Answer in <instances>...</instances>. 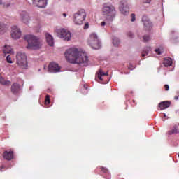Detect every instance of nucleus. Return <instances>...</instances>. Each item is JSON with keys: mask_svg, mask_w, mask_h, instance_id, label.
Masks as SVG:
<instances>
[{"mask_svg": "<svg viewBox=\"0 0 179 179\" xmlns=\"http://www.w3.org/2000/svg\"><path fill=\"white\" fill-rule=\"evenodd\" d=\"M64 55L70 64H78L80 66H87L89 64V57L76 48L68 49Z\"/></svg>", "mask_w": 179, "mask_h": 179, "instance_id": "f257e3e1", "label": "nucleus"}, {"mask_svg": "<svg viewBox=\"0 0 179 179\" xmlns=\"http://www.w3.org/2000/svg\"><path fill=\"white\" fill-rule=\"evenodd\" d=\"M24 40L28 43L27 45L28 50H39V48H41V43L36 36L30 34L26 35Z\"/></svg>", "mask_w": 179, "mask_h": 179, "instance_id": "f03ea898", "label": "nucleus"}, {"mask_svg": "<svg viewBox=\"0 0 179 179\" xmlns=\"http://www.w3.org/2000/svg\"><path fill=\"white\" fill-rule=\"evenodd\" d=\"M102 15L105 16L108 20L113 22V19H114L115 17V15H117L115 7L113 5L108 6L107 4H104L102 8Z\"/></svg>", "mask_w": 179, "mask_h": 179, "instance_id": "7ed1b4c3", "label": "nucleus"}, {"mask_svg": "<svg viewBox=\"0 0 179 179\" xmlns=\"http://www.w3.org/2000/svg\"><path fill=\"white\" fill-rule=\"evenodd\" d=\"M16 64L20 68L27 69V66H29L27 64V56H26L25 53L18 52L16 55Z\"/></svg>", "mask_w": 179, "mask_h": 179, "instance_id": "20e7f679", "label": "nucleus"}, {"mask_svg": "<svg viewBox=\"0 0 179 179\" xmlns=\"http://www.w3.org/2000/svg\"><path fill=\"white\" fill-rule=\"evenodd\" d=\"M88 44L93 48V50H100L101 48V43L97 34L92 33L90 34L88 39Z\"/></svg>", "mask_w": 179, "mask_h": 179, "instance_id": "39448f33", "label": "nucleus"}, {"mask_svg": "<svg viewBox=\"0 0 179 179\" xmlns=\"http://www.w3.org/2000/svg\"><path fill=\"white\" fill-rule=\"evenodd\" d=\"M85 19H86V11L85 9H80L73 15V20L75 24L80 26V24H83Z\"/></svg>", "mask_w": 179, "mask_h": 179, "instance_id": "423d86ee", "label": "nucleus"}, {"mask_svg": "<svg viewBox=\"0 0 179 179\" xmlns=\"http://www.w3.org/2000/svg\"><path fill=\"white\" fill-rule=\"evenodd\" d=\"M10 36L13 40H19L22 37V31L20 28L17 26H13L11 27Z\"/></svg>", "mask_w": 179, "mask_h": 179, "instance_id": "0eeeda50", "label": "nucleus"}, {"mask_svg": "<svg viewBox=\"0 0 179 179\" xmlns=\"http://www.w3.org/2000/svg\"><path fill=\"white\" fill-rule=\"evenodd\" d=\"M119 9L122 15H127L128 13H129V7H128L127 1L123 0L120 2Z\"/></svg>", "mask_w": 179, "mask_h": 179, "instance_id": "6e6552de", "label": "nucleus"}, {"mask_svg": "<svg viewBox=\"0 0 179 179\" xmlns=\"http://www.w3.org/2000/svg\"><path fill=\"white\" fill-rule=\"evenodd\" d=\"M61 38H63L65 41H69L72 35L68 29H62L60 30Z\"/></svg>", "mask_w": 179, "mask_h": 179, "instance_id": "1a4fd4ad", "label": "nucleus"}, {"mask_svg": "<svg viewBox=\"0 0 179 179\" xmlns=\"http://www.w3.org/2000/svg\"><path fill=\"white\" fill-rule=\"evenodd\" d=\"M61 67L55 62L50 63L48 66L49 72H59Z\"/></svg>", "mask_w": 179, "mask_h": 179, "instance_id": "9d476101", "label": "nucleus"}, {"mask_svg": "<svg viewBox=\"0 0 179 179\" xmlns=\"http://www.w3.org/2000/svg\"><path fill=\"white\" fill-rule=\"evenodd\" d=\"M20 19L23 23H25V24H27V23L30 22V16H29V14L26 11L21 12Z\"/></svg>", "mask_w": 179, "mask_h": 179, "instance_id": "9b49d317", "label": "nucleus"}, {"mask_svg": "<svg viewBox=\"0 0 179 179\" xmlns=\"http://www.w3.org/2000/svg\"><path fill=\"white\" fill-rule=\"evenodd\" d=\"M142 22L146 30H150V27H152V25L150 20H149V18L148 17V16H145V15L143 16Z\"/></svg>", "mask_w": 179, "mask_h": 179, "instance_id": "f8f14e48", "label": "nucleus"}, {"mask_svg": "<svg viewBox=\"0 0 179 179\" xmlns=\"http://www.w3.org/2000/svg\"><path fill=\"white\" fill-rule=\"evenodd\" d=\"M33 4L38 8H45L47 0H33Z\"/></svg>", "mask_w": 179, "mask_h": 179, "instance_id": "ddd939ff", "label": "nucleus"}, {"mask_svg": "<svg viewBox=\"0 0 179 179\" xmlns=\"http://www.w3.org/2000/svg\"><path fill=\"white\" fill-rule=\"evenodd\" d=\"M13 151H4L3 153V157L5 160H8V162L13 159Z\"/></svg>", "mask_w": 179, "mask_h": 179, "instance_id": "4468645a", "label": "nucleus"}, {"mask_svg": "<svg viewBox=\"0 0 179 179\" xmlns=\"http://www.w3.org/2000/svg\"><path fill=\"white\" fill-rule=\"evenodd\" d=\"M11 92L13 94H17L20 92V85L17 83H13L11 85Z\"/></svg>", "mask_w": 179, "mask_h": 179, "instance_id": "2eb2a0df", "label": "nucleus"}, {"mask_svg": "<svg viewBox=\"0 0 179 179\" xmlns=\"http://www.w3.org/2000/svg\"><path fill=\"white\" fill-rule=\"evenodd\" d=\"M171 103L169 101H163L159 103V108H160V110H166V108H169V107H170Z\"/></svg>", "mask_w": 179, "mask_h": 179, "instance_id": "dca6fc26", "label": "nucleus"}, {"mask_svg": "<svg viewBox=\"0 0 179 179\" xmlns=\"http://www.w3.org/2000/svg\"><path fill=\"white\" fill-rule=\"evenodd\" d=\"M45 38L48 44L52 47L54 45V38H52V36H51L50 34H45Z\"/></svg>", "mask_w": 179, "mask_h": 179, "instance_id": "f3484780", "label": "nucleus"}, {"mask_svg": "<svg viewBox=\"0 0 179 179\" xmlns=\"http://www.w3.org/2000/svg\"><path fill=\"white\" fill-rule=\"evenodd\" d=\"M8 31V25L0 22V34H4Z\"/></svg>", "mask_w": 179, "mask_h": 179, "instance_id": "a211bd4d", "label": "nucleus"}, {"mask_svg": "<svg viewBox=\"0 0 179 179\" xmlns=\"http://www.w3.org/2000/svg\"><path fill=\"white\" fill-rule=\"evenodd\" d=\"M3 52L5 55L6 54H13V50L10 45H5L3 48Z\"/></svg>", "mask_w": 179, "mask_h": 179, "instance_id": "6ab92c4d", "label": "nucleus"}, {"mask_svg": "<svg viewBox=\"0 0 179 179\" xmlns=\"http://www.w3.org/2000/svg\"><path fill=\"white\" fill-rule=\"evenodd\" d=\"M107 76H108V73H104L103 71L101 69H100L96 74V77L98 78V79H99V80H103V77Z\"/></svg>", "mask_w": 179, "mask_h": 179, "instance_id": "aec40b11", "label": "nucleus"}, {"mask_svg": "<svg viewBox=\"0 0 179 179\" xmlns=\"http://www.w3.org/2000/svg\"><path fill=\"white\" fill-rule=\"evenodd\" d=\"M163 64L166 67L171 66V65L173 64V60H171V58L170 57H166L164 59Z\"/></svg>", "mask_w": 179, "mask_h": 179, "instance_id": "412c9836", "label": "nucleus"}, {"mask_svg": "<svg viewBox=\"0 0 179 179\" xmlns=\"http://www.w3.org/2000/svg\"><path fill=\"white\" fill-rule=\"evenodd\" d=\"M0 83L4 86H9V85H10V81H6L4 78L0 76Z\"/></svg>", "mask_w": 179, "mask_h": 179, "instance_id": "4be33fe9", "label": "nucleus"}, {"mask_svg": "<svg viewBox=\"0 0 179 179\" xmlns=\"http://www.w3.org/2000/svg\"><path fill=\"white\" fill-rule=\"evenodd\" d=\"M151 48L150 47H146L145 48L143 53H142V57H146V55H149V52H150Z\"/></svg>", "mask_w": 179, "mask_h": 179, "instance_id": "5701e85b", "label": "nucleus"}, {"mask_svg": "<svg viewBox=\"0 0 179 179\" xmlns=\"http://www.w3.org/2000/svg\"><path fill=\"white\" fill-rule=\"evenodd\" d=\"M178 131V127L177 125H175L173 128L168 131L169 135H173V134H177Z\"/></svg>", "mask_w": 179, "mask_h": 179, "instance_id": "b1692460", "label": "nucleus"}, {"mask_svg": "<svg viewBox=\"0 0 179 179\" xmlns=\"http://www.w3.org/2000/svg\"><path fill=\"white\" fill-rule=\"evenodd\" d=\"M100 169H101V171L102 173H104L105 174H108L109 175V177H108V179H111V174L108 173V169H107V168L101 166Z\"/></svg>", "mask_w": 179, "mask_h": 179, "instance_id": "393cba45", "label": "nucleus"}, {"mask_svg": "<svg viewBox=\"0 0 179 179\" xmlns=\"http://www.w3.org/2000/svg\"><path fill=\"white\" fill-rule=\"evenodd\" d=\"M113 44L115 45V47H118L120 45V39H118V38H114L113 39Z\"/></svg>", "mask_w": 179, "mask_h": 179, "instance_id": "a878e982", "label": "nucleus"}, {"mask_svg": "<svg viewBox=\"0 0 179 179\" xmlns=\"http://www.w3.org/2000/svg\"><path fill=\"white\" fill-rule=\"evenodd\" d=\"M150 40V36H149L148 35H145L143 37V43H148V41H149Z\"/></svg>", "mask_w": 179, "mask_h": 179, "instance_id": "bb28decb", "label": "nucleus"}, {"mask_svg": "<svg viewBox=\"0 0 179 179\" xmlns=\"http://www.w3.org/2000/svg\"><path fill=\"white\" fill-rule=\"evenodd\" d=\"M51 103V100L50 99V95H46L45 98V104H50Z\"/></svg>", "mask_w": 179, "mask_h": 179, "instance_id": "cd10ccee", "label": "nucleus"}, {"mask_svg": "<svg viewBox=\"0 0 179 179\" xmlns=\"http://www.w3.org/2000/svg\"><path fill=\"white\" fill-rule=\"evenodd\" d=\"M6 61L8 64H13V62L12 61V57H10V55L7 56Z\"/></svg>", "mask_w": 179, "mask_h": 179, "instance_id": "c85d7f7f", "label": "nucleus"}, {"mask_svg": "<svg viewBox=\"0 0 179 179\" xmlns=\"http://www.w3.org/2000/svg\"><path fill=\"white\" fill-rule=\"evenodd\" d=\"M131 22H135V20H136V15H135V14H134V13H132L131 15Z\"/></svg>", "mask_w": 179, "mask_h": 179, "instance_id": "c756f323", "label": "nucleus"}, {"mask_svg": "<svg viewBox=\"0 0 179 179\" xmlns=\"http://www.w3.org/2000/svg\"><path fill=\"white\" fill-rule=\"evenodd\" d=\"M3 169L6 170L5 165H0V171H3Z\"/></svg>", "mask_w": 179, "mask_h": 179, "instance_id": "7c9ffc66", "label": "nucleus"}, {"mask_svg": "<svg viewBox=\"0 0 179 179\" xmlns=\"http://www.w3.org/2000/svg\"><path fill=\"white\" fill-rule=\"evenodd\" d=\"M155 52H157L158 55H160L162 54V51L160 50V49H156Z\"/></svg>", "mask_w": 179, "mask_h": 179, "instance_id": "2f4dec72", "label": "nucleus"}, {"mask_svg": "<svg viewBox=\"0 0 179 179\" xmlns=\"http://www.w3.org/2000/svg\"><path fill=\"white\" fill-rule=\"evenodd\" d=\"M164 89H165L166 91L169 90V85L166 84L164 85Z\"/></svg>", "mask_w": 179, "mask_h": 179, "instance_id": "473e14b6", "label": "nucleus"}, {"mask_svg": "<svg viewBox=\"0 0 179 179\" xmlns=\"http://www.w3.org/2000/svg\"><path fill=\"white\" fill-rule=\"evenodd\" d=\"M145 3H150L152 2V0H144Z\"/></svg>", "mask_w": 179, "mask_h": 179, "instance_id": "72a5a7b5", "label": "nucleus"}, {"mask_svg": "<svg viewBox=\"0 0 179 179\" xmlns=\"http://www.w3.org/2000/svg\"><path fill=\"white\" fill-rule=\"evenodd\" d=\"M127 36H128L129 37H132V36H134V34H132L131 32H129V33L127 34Z\"/></svg>", "mask_w": 179, "mask_h": 179, "instance_id": "f704fd0d", "label": "nucleus"}, {"mask_svg": "<svg viewBox=\"0 0 179 179\" xmlns=\"http://www.w3.org/2000/svg\"><path fill=\"white\" fill-rule=\"evenodd\" d=\"M85 29H89V24H85Z\"/></svg>", "mask_w": 179, "mask_h": 179, "instance_id": "c9c22d12", "label": "nucleus"}, {"mask_svg": "<svg viewBox=\"0 0 179 179\" xmlns=\"http://www.w3.org/2000/svg\"><path fill=\"white\" fill-rule=\"evenodd\" d=\"M101 26H106V22L103 21V22L101 23Z\"/></svg>", "mask_w": 179, "mask_h": 179, "instance_id": "e433bc0d", "label": "nucleus"}, {"mask_svg": "<svg viewBox=\"0 0 179 179\" xmlns=\"http://www.w3.org/2000/svg\"><path fill=\"white\" fill-rule=\"evenodd\" d=\"M174 100H178V96H174Z\"/></svg>", "mask_w": 179, "mask_h": 179, "instance_id": "4c0bfd02", "label": "nucleus"}, {"mask_svg": "<svg viewBox=\"0 0 179 179\" xmlns=\"http://www.w3.org/2000/svg\"><path fill=\"white\" fill-rule=\"evenodd\" d=\"M63 16H64V17H66V13H63Z\"/></svg>", "mask_w": 179, "mask_h": 179, "instance_id": "58836bf2", "label": "nucleus"}, {"mask_svg": "<svg viewBox=\"0 0 179 179\" xmlns=\"http://www.w3.org/2000/svg\"><path fill=\"white\" fill-rule=\"evenodd\" d=\"M1 5H2V1H0Z\"/></svg>", "mask_w": 179, "mask_h": 179, "instance_id": "ea45409f", "label": "nucleus"}, {"mask_svg": "<svg viewBox=\"0 0 179 179\" xmlns=\"http://www.w3.org/2000/svg\"><path fill=\"white\" fill-rule=\"evenodd\" d=\"M133 103H135V100H133Z\"/></svg>", "mask_w": 179, "mask_h": 179, "instance_id": "a19ab883", "label": "nucleus"}, {"mask_svg": "<svg viewBox=\"0 0 179 179\" xmlns=\"http://www.w3.org/2000/svg\"><path fill=\"white\" fill-rule=\"evenodd\" d=\"M178 157H179V153H178Z\"/></svg>", "mask_w": 179, "mask_h": 179, "instance_id": "79ce46f5", "label": "nucleus"}]
</instances>
